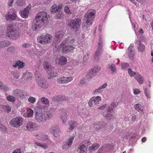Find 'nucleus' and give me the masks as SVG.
I'll list each match as a JSON object with an SVG mask.
<instances>
[{
	"instance_id": "nucleus-32",
	"label": "nucleus",
	"mask_w": 153,
	"mask_h": 153,
	"mask_svg": "<svg viewBox=\"0 0 153 153\" xmlns=\"http://www.w3.org/2000/svg\"><path fill=\"white\" fill-rule=\"evenodd\" d=\"M25 3L24 0H18L16 3L17 7H21L25 6Z\"/></svg>"
},
{
	"instance_id": "nucleus-31",
	"label": "nucleus",
	"mask_w": 153,
	"mask_h": 153,
	"mask_svg": "<svg viewBox=\"0 0 153 153\" xmlns=\"http://www.w3.org/2000/svg\"><path fill=\"white\" fill-rule=\"evenodd\" d=\"M59 10V9L57 7L56 5L54 4L51 7L50 11L52 13H54L58 12Z\"/></svg>"
},
{
	"instance_id": "nucleus-29",
	"label": "nucleus",
	"mask_w": 153,
	"mask_h": 153,
	"mask_svg": "<svg viewBox=\"0 0 153 153\" xmlns=\"http://www.w3.org/2000/svg\"><path fill=\"white\" fill-rule=\"evenodd\" d=\"M0 108L4 109V111L7 113L10 112L11 110V107L8 105H1Z\"/></svg>"
},
{
	"instance_id": "nucleus-62",
	"label": "nucleus",
	"mask_w": 153,
	"mask_h": 153,
	"mask_svg": "<svg viewBox=\"0 0 153 153\" xmlns=\"http://www.w3.org/2000/svg\"><path fill=\"white\" fill-rule=\"evenodd\" d=\"M21 150L19 149H15L12 153H21Z\"/></svg>"
},
{
	"instance_id": "nucleus-6",
	"label": "nucleus",
	"mask_w": 153,
	"mask_h": 153,
	"mask_svg": "<svg viewBox=\"0 0 153 153\" xmlns=\"http://www.w3.org/2000/svg\"><path fill=\"white\" fill-rule=\"evenodd\" d=\"M36 111L35 114L36 120L38 122H41L44 121V114L42 111V109L40 106H37L35 108Z\"/></svg>"
},
{
	"instance_id": "nucleus-54",
	"label": "nucleus",
	"mask_w": 153,
	"mask_h": 153,
	"mask_svg": "<svg viewBox=\"0 0 153 153\" xmlns=\"http://www.w3.org/2000/svg\"><path fill=\"white\" fill-rule=\"evenodd\" d=\"M64 10L65 12L68 14H71V12L68 6H66L65 7Z\"/></svg>"
},
{
	"instance_id": "nucleus-63",
	"label": "nucleus",
	"mask_w": 153,
	"mask_h": 153,
	"mask_svg": "<svg viewBox=\"0 0 153 153\" xmlns=\"http://www.w3.org/2000/svg\"><path fill=\"white\" fill-rule=\"evenodd\" d=\"M14 0H9L8 4L9 6L11 7L13 3Z\"/></svg>"
},
{
	"instance_id": "nucleus-28",
	"label": "nucleus",
	"mask_w": 153,
	"mask_h": 153,
	"mask_svg": "<svg viewBox=\"0 0 153 153\" xmlns=\"http://www.w3.org/2000/svg\"><path fill=\"white\" fill-rule=\"evenodd\" d=\"M67 59L65 56H61L59 60L58 63L60 65H64L67 63Z\"/></svg>"
},
{
	"instance_id": "nucleus-12",
	"label": "nucleus",
	"mask_w": 153,
	"mask_h": 153,
	"mask_svg": "<svg viewBox=\"0 0 153 153\" xmlns=\"http://www.w3.org/2000/svg\"><path fill=\"white\" fill-rule=\"evenodd\" d=\"M39 127L36 123L31 121L28 122L26 126V130L30 132L37 130Z\"/></svg>"
},
{
	"instance_id": "nucleus-19",
	"label": "nucleus",
	"mask_w": 153,
	"mask_h": 153,
	"mask_svg": "<svg viewBox=\"0 0 153 153\" xmlns=\"http://www.w3.org/2000/svg\"><path fill=\"white\" fill-rule=\"evenodd\" d=\"M63 32L62 31H60L56 33L55 37L54 40L58 42H59L62 37Z\"/></svg>"
},
{
	"instance_id": "nucleus-61",
	"label": "nucleus",
	"mask_w": 153,
	"mask_h": 153,
	"mask_svg": "<svg viewBox=\"0 0 153 153\" xmlns=\"http://www.w3.org/2000/svg\"><path fill=\"white\" fill-rule=\"evenodd\" d=\"M134 94H137L140 93V91L137 89H135L134 91Z\"/></svg>"
},
{
	"instance_id": "nucleus-49",
	"label": "nucleus",
	"mask_w": 153,
	"mask_h": 153,
	"mask_svg": "<svg viewBox=\"0 0 153 153\" xmlns=\"http://www.w3.org/2000/svg\"><path fill=\"white\" fill-rule=\"evenodd\" d=\"M28 101L31 103H34L36 102V99L35 98L30 96L28 99Z\"/></svg>"
},
{
	"instance_id": "nucleus-14",
	"label": "nucleus",
	"mask_w": 153,
	"mask_h": 153,
	"mask_svg": "<svg viewBox=\"0 0 153 153\" xmlns=\"http://www.w3.org/2000/svg\"><path fill=\"white\" fill-rule=\"evenodd\" d=\"M35 78L38 84L41 88H46L48 87V84L45 81L39 79V77H37L36 74H35Z\"/></svg>"
},
{
	"instance_id": "nucleus-2",
	"label": "nucleus",
	"mask_w": 153,
	"mask_h": 153,
	"mask_svg": "<svg viewBox=\"0 0 153 153\" xmlns=\"http://www.w3.org/2000/svg\"><path fill=\"white\" fill-rule=\"evenodd\" d=\"M95 12L94 10L90 9L85 14L84 17V22L82 24V28L87 29L92 23Z\"/></svg>"
},
{
	"instance_id": "nucleus-30",
	"label": "nucleus",
	"mask_w": 153,
	"mask_h": 153,
	"mask_svg": "<svg viewBox=\"0 0 153 153\" xmlns=\"http://www.w3.org/2000/svg\"><path fill=\"white\" fill-rule=\"evenodd\" d=\"M54 68L53 70H51V71H50V72H49L48 71H47L49 76H50L48 77L49 79H50L51 77H54L56 76L57 74L56 72H54Z\"/></svg>"
},
{
	"instance_id": "nucleus-43",
	"label": "nucleus",
	"mask_w": 153,
	"mask_h": 153,
	"mask_svg": "<svg viewBox=\"0 0 153 153\" xmlns=\"http://www.w3.org/2000/svg\"><path fill=\"white\" fill-rule=\"evenodd\" d=\"M57 82L59 83L65 84V77H61L57 79Z\"/></svg>"
},
{
	"instance_id": "nucleus-3",
	"label": "nucleus",
	"mask_w": 153,
	"mask_h": 153,
	"mask_svg": "<svg viewBox=\"0 0 153 153\" xmlns=\"http://www.w3.org/2000/svg\"><path fill=\"white\" fill-rule=\"evenodd\" d=\"M20 35L19 31L12 25H9L7 30V36L10 39L16 40Z\"/></svg>"
},
{
	"instance_id": "nucleus-20",
	"label": "nucleus",
	"mask_w": 153,
	"mask_h": 153,
	"mask_svg": "<svg viewBox=\"0 0 153 153\" xmlns=\"http://www.w3.org/2000/svg\"><path fill=\"white\" fill-rule=\"evenodd\" d=\"M11 42L7 40L2 41L0 42V48H2L10 45Z\"/></svg>"
},
{
	"instance_id": "nucleus-10",
	"label": "nucleus",
	"mask_w": 153,
	"mask_h": 153,
	"mask_svg": "<svg viewBox=\"0 0 153 153\" xmlns=\"http://www.w3.org/2000/svg\"><path fill=\"white\" fill-rule=\"evenodd\" d=\"M99 70V69L97 66H94L87 73L86 75V77L89 79H92L97 75Z\"/></svg>"
},
{
	"instance_id": "nucleus-11",
	"label": "nucleus",
	"mask_w": 153,
	"mask_h": 153,
	"mask_svg": "<svg viewBox=\"0 0 153 153\" xmlns=\"http://www.w3.org/2000/svg\"><path fill=\"white\" fill-rule=\"evenodd\" d=\"M12 94L14 96L22 99L25 98L26 95V93L24 91L18 89L14 90Z\"/></svg>"
},
{
	"instance_id": "nucleus-25",
	"label": "nucleus",
	"mask_w": 153,
	"mask_h": 153,
	"mask_svg": "<svg viewBox=\"0 0 153 153\" xmlns=\"http://www.w3.org/2000/svg\"><path fill=\"white\" fill-rule=\"evenodd\" d=\"M68 112L66 111L63 112L61 113L60 118L63 123L65 122L67 120L68 114Z\"/></svg>"
},
{
	"instance_id": "nucleus-17",
	"label": "nucleus",
	"mask_w": 153,
	"mask_h": 153,
	"mask_svg": "<svg viewBox=\"0 0 153 153\" xmlns=\"http://www.w3.org/2000/svg\"><path fill=\"white\" fill-rule=\"evenodd\" d=\"M29 11L30 8L27 7L24 9L23 11H20L19 12V14L22 18L26 19L28 16Z\"/></svg>"
},
{
	"instance_id": "nucleus-22",
	"label": "nucleus",
	"mask_w": 153,
	"mask_h": 153,
	"mask_svg": "<svg viewBox=\"0 0 153 153\" xmlns=\"http://www.w3.org/2000/svg\"><path fill=\"white\" fill-rule=\"evenodd\" d=\"M135 78L140 84H142L144 82L143 77L139 74H137L136 75L134 76Z\"/></svg>"
},
{
	"instance_id": "nucleus-41",
	"label": "nucleus",
	"mask_w": 153,
	"mask_h": 153,
	"mask_svg": "<svg viewBox=\"0 0 153 153\" xmlns=\"http://www.w3.org/2000/svg\"><path fill=\"white\" fill-rule=\"evenodd\" d=\"M7 100L9 101L13 102L16 101L15 98L12 95L8 96L6 97Z\"/></svg>"
},
{
	"instance_id": "nucleus-51",
	"label": "nucleus",
	"mask_w": 153,
	"mask_h": 153,
	"mask_svg": "<svg viewBox=\"0 0 153 153\" xmlns=\"http://www.w3.org/2000/svg\"><path fill=\"white\" fill-rule=\"evenodd\" d=\"M102 90H101L99 88L98 89H95L93 92V94L94 95H95L98 93H100L101 92H102Z\"/></svg>"
},
{
	"instance_id": "nucleus-48",
	"label": "nucleus",
	"mask_w": 153,
	"mask_h": 153,
	"mask_svg": "<svg viewBox=\"0 0 153 153\" xmlns=\"http://www.w3.org/2000/svg\"><path fill=\"white\" fill-rule=\"evenodd\" d=\"M35 143L37 145L39 146L44 149H46L48 147L47 145L45 143L42 144L39 143Z\"/></svg>"
},
{
	"instance_id": "nucleus-26",
	"label": "nucleus",
	"mask_w": 153,
	"mask_h": 153,
	"mask_svg": "<svg viewBox=\"0 0 153 153\" xmlns=\"http://www.w3.org/2000/svg\"><path fill=\"white\" fill-rule=\"evenodd\" d=\"M74 139V137H72L71 138H70L65 143L63 146L64 148H67L71 146L72 143Z\"/></svg>"
},
{
	"instance_id": "nucleus-8",
	"label": "nucleus",
	"mask_w": 153,
	"mask_h": 153,
	"mask_svg": "<svg viewBox=\"0 0 153 153\" xmlns=\"http://www.w3.org/2000/svg\"><path fill=\"white\" fill-rule=\"evenodd\" d=\"M81 24V19L78 18H75L74 19L71 20L69 23V25L73 30L78 29L80 27Z\"/></svg>"
},
{
	"instance_id": "nucleus-57",
	"label": "nucleus",
	"mask_w": 153,
	"mask_h": 153,
	"mask_svg": "<svg viewBox=\"0 0 153 153\" xmlns=\"http://www.w3.org/2000/svg\"><path fill=\"white\" fill-rule=\"evenodd\" d=\"M91 100L93 101L95 105H97L99 103V102L95 99V97H93L91 98Z\"/></svg>"
},
{
	"instance_id": "nucleus-50",
	"label": "nucleus",
	"mask_w": 153,
	"mask_h": 153,
	"mask_svg": "<svg viewBox=\"0 0 153 153\" xmlns=\"http://www.w3.org/2000/svg\"><path fill=\"white\" fill-rule=\"evenodd\" d=\"M144 93L147 98H150V96L149 89L147 88L145 89L144 90Z\"/></svg>"
},
{
	"instance_id": "nucleus-33",
	"label": "nucleus",
	"mask_w": 153,
	"mask_h": 153,
	"mask_svg": "<svg viewBox=\"0 0 153 153\" xmlns=\"http://www.w3.org/2000/svg\"><path fill=\"white\" fill-rule=\"evenodd\" d=\"M134 52L133 51V48H131L130 46L128 49V56L130 58H132L134 56Z\"/></svg>"
},
{
	"instance_id": "nucleus-16",
	"label": "nucleus",
	"mask_w": 153,
	"mask_h": 153,
	"mask_svg": "<svg viewBox=\"0 0 153 153\" xmlns=\"http://www.w3.org/2000/svg\"><path fill=\"white\" fill-rule=\"evenodd\" d=\"M67 100L68 98L65 96L61 95L55 96L52 98V100L54 101L59 102L65 101Z\"/></svg>"
},
{
	"instance_id": "nucleus-42",
	"label": "nucleus",
	"mask_w": 153,
	"mask_h": 153,
	"mask_svg": "<svg viewBox=\"0 0 153 153\" xmlns=\"http://www.w3.org/2000/svg\"><path fill=\"white\" fill-rule=\"evenodd\" d=\"M25 78H26L27 79H29L32 76V74L28 72H26L24 74L23 76Z\"/></svg>"
},
{
	"instance_id": "nucleus-9",
	"label": "nucleus",
	"mask_w": 153,
	"mask_h": 153,
	"mask_svg": "<svg viewBox=\"0 0 153 153\" xmlns=\"http://www.w3.org/2000/svg\"><path fill=\"white\" fill-rule=\"evenodd\" d=\"M90 143L87 140H84L80 143L78 148L79 153H87V146Z\"/></svg>"
},
{
	"instance_id": "nucleus-36",
	"label": "nucleus",
	"mask_w": 153,
	"mask_h": 153,
	"mask_svg": "<svg viewBox=\"0 0 153 153\" xmlns=\"http://www.w3.org/2000/svg\"><path fill=\"white\" fill-rule=\"evenodd\" d=\"M100 146V145L99 144L95 143L92 145L91 147H89V150L90 151L96 150Z\"/></svg>"
},
{
	"instance_id": "nucleus-53",
	"label": "nucleus",
	"mask_w": 153,
	"mask_h": 153,
	"mask_svg": "<svg viewBox=\"0 0 153 153\" xmlns=\"http://www.w3.org/2000/svg\"><path fill=\"white\" fill-rule=\"evenodd\" d=\"M13 74L14 76V78L17 79L18 78L19 76V73L16 71H13Z\"/></svg>"
},
{
	"instance_id": "nucleus-1",
	"label": "nucleus",
	"mask_w": 153,
	"mask_h": 153,
	"mask_svg": "<svg viewBox=\"0 0 153 153\" xmlns=\"http://www.w3.org/2000/svg\"><path fill=\"white\" fill-rule=\"evenodd\" d=\"M49 15L44 11L39 13L36 16L35 19L33 21L31 29L33 31H35L41 28L48 23Z\"/></svg>"
},
{
	"instance_id": "nucleus-13",
	"label": "nucleus",
	"mask_w": 153,
	"mask_h": 153,
	"mask_svg": "<svg viewBox=\"0 0 153 153\" xmlns=\"http://www.w3.org/2000/svg\"><path fill=\"white\" fill-rule=\"evenodd\" d=\"M5 17L7 20H12L18 21L19 19L17 16L16 12L14 10H13L12 14H10L9 12H8L7 14L5 15Z\"/></svg>"
},
{
	"instance_id": "nucleus-60",
	"label": "nucleus",
	"mask_w": 153,
	"mask_h": 153,
	"mask_svg": "<svg viewBox=\"0 0 153 153\" xmlns=\"http://www.w3.org/2000/svg\"><path fill=\"white\" fill-rule=\"evenodd\" d=\"M107 86V84L106 83H104V84L102 85H101L100 87H99V88L101 90H102V89H104Z\"/></svg>"
},
{
	"instance_id": "nucleus-27",
	"label": "nucleus",
	"mask_w": 153,
	"mask_h": 153,
	"mask_svg": "<svg viewBox=\"0 0 153 153\" xmlns=\"http://www.w3.org/2000/svg\"><path fill=\"white\" fill-rule=\"evenodd\" d=\"M25 64L23 62L20 61H18L15 64L13 65V66L14 68H16L18 66L19 69L23 68L25 66Z\"/></svg>"
},
{
	"instance_id": "nucleus-21",
	"label": "nucleus",
	"mask_w": 153,
	"mask_h": 153,
	"mask_svg": "<svg viewBox=\"0 0 153 153\" xmlns=\"http://www.w3.org/2000/svg\"><path fill=\"white\" fill-rule=\"evenodd\" d=\"M94 127L95 128L100 129L104 127L105 126H106V124L103 123L102 122H97L94 124Z\"/></svg>"
},
{
	"instance_id": "nucleus-55",
	"label": "nucleus",
	"mask_w": 153,
	"mask_h": 153,
	"mask_svg": "<svg viewBox=\"0 0 153 153\" xmlns=\"http://www.w3.org/2000/svg\"><path fill=\"white\" fill-rule=\"evenodd\" d=\"M109 68L112 71V72H114L116 70V68L114 64H111Z\"/></svg>"
},
{
	"instance_id": "nucleus-64",
	"label": "nucleus",
	"mask_w": 153,
	"mask_h": 153,
	"mask_svg": "<svg viewBox=\"0 0 153 153\" xmlns=\"http://www.w3.org/2000/svg\"><path fill=\"white\" fill-rule=\"evenodd\" d=\"M68 46L70 52H72L73 50L75 48L73 46L70 45H68Z\"/></svg>"
},
{
	"instance_id": "nucleus-24",
	"label": "nucleus",
	"mask_w": 153,
	"mask_h": 153,
	"mask_svg": "<svg viewBox=\"0 0 153 153\" xmlns=\"http://www.w3.org/2000/svg\"><path fill=\"white\" fill-rule=\"evenodd\" d=\"M44 121L49 120L52 118L53 116L49 111H45L44 113Z\"/></svg>"
},
{
	"instance_id": "nucleus-45",
	"label": "nucleus",
	"mask_w": 153,
	"mask_h": 153,
	"mask_svg": "<svg viewBox=\"0 0 153 153\" xmlns=\"http://www.w3.org/2000/svg\"><path fill=\"white\" fill-rule=\"evenodd\" d=\"M113 117V114L111 113L108 112L105 116L106 118L108 120H111Z\"/></svg>"
},
{
	"instance_id": "nucleus-44",
	"label": "nucleus",
	"mask_w": 153,
	"mask_h": 153,
	"mask_svg": "<svg viewBox=\"0 0 153 153\" xmlns=\"http://www.w3.org/2000/svg\"><path fill=\"white\" fill-rule=\"evenodd\" d=\"M68 45H65L62 48V51L64 53H67L70 52Z\"/></svg>"
},
{
	"instance_id": "nucleus-7",
	"label": "nucleus",
	"mask_w": 153,
	"mask_h": 153,
	"mask_svg": "<svg viewBox=\"0 0 153 153\" xmlns=\"http://www.w3.org/2000/svg\"><path fill=\"white\" fill-rule=\"evenodd\" d=\"M103 42L101 40H100L98 44L97 48L94 55V59L96 60L99 59L102 51Z\"/></svg>"
},
{
	"instance_id": "nucleus-15",
	"label": "nucleus",
	"mask_w": 153,
	"mask_h": 153,
	"mask_svg": "<svg viewBox=\"0 0 153 153\" xmlns=\"http://www.w3.org/2000/svg\"><path fill=\"white\" fill-rule=\"evenodd\" d=\"M52 132L53 135L56 137H59L61 133V131L58 126H56L53 127L52 128Z\"/></svg>"
},
{
	"instance_id": "nucleus-52",
	"label": "nucleus",
	"mask_w": 153,
	"mask_h": 153,
	"mask_svg": "<svg viewBox=\"0 0 153 153\" xmlns=\"http://www.w3.org/2000/svg\"><path fill=\"white\" fill-rule=\"evenodd\" d=\"M73 79V78L72 77H65V83H67L71 82Z\"/></svg>"
},
{
	"instance_id": "nucleus-39",
	"label": "nucleus",
	"mask_w": 153,
	"mask_h": 153,
	"mask_svg": "<svg viewBox=\"0 0 153 153\" xmlns=\"http://www.w3.org/2000/svg\"><path fill=\"white\" fill-rule=\"evenodd\" d=\"M145 46L144 45L140 43L137 47L138 50L140 52H143L145 51Z\"/></svg>"
},
{
	"instance_id": "nucleus-56",
	"label": "nucleus",
	"mask_w": 153,
	"mask_h": 153,
	"mask_svg": "<svg viewBox=\"0 0 153 153\" xmlns=\"http://www.w3.org/2000/svg\"><path fill=\"white\" fill-rule=\"evenodd\" d=\"M129 65L128 63H122L121 65V67L122 69L125 68L126 67H128Z\"/></svg>"
},
{
	"instance_id": "nucleus-40",
	"label": "nucleus",
	"mask_w": 153,
	"mask_h": 153,
	"mask_svg": "<svg viewBox=\"0 0 153 153\" xmlns=\"http://www.w3.org/2000/svg\"><path fill=\"white\" fill-rule=\"evenodd\" d=\"M7 51L11 54H13L16 51L15 48L13 46H10L8 48Z\"/></svg>"
},
{
	"instance_id": "nucleus-46",
	"label": "nucleus",
	"mask_w": 153,
	"mask_h": 153,
	"mask_svg": "<svg viewBox=\"0 0 153 153\" xmlns=\"http://www.w3.org/2000/svg\"><path fill=\"white\" fill-rule=\"evenodd\" d=\"M41 102L44 104H47L49 102V100L45 97H42L41 99Z\"/></svg>"
},
{
	"instance_id": "nucleus-5",
	"label": "nucleus",
	"mask_w": 153,
	"mask_h": 153,
	"mask_svg": "<svg viewBox=\"0 0 153 153\" xmlns=\"http://www.w3.org/2000/svg\"><path fill=\"white\" fill-rule=\"evenodd\" d=\"M23 122V120L22 117H17L11 119L10 122V124L13 127L17 128L22 125Z\"/></svg>"
},
{
	"instance_id": "nucleus-4",
	"label": "nucleus",
	"mask_w": 153,
	"mask_h": 153,
	"mask_svg": "<svg viewBox=\"0 0 153 153\" xmlns=\"http://www.w3.org/2000/svg\"><path fill=\"white\" fill-rule=\"evenodd\" d=\"M52 36L48 34L45 35L40 36H38L37 40L38 42L44 45L50 43L51 42Z\"/></svg>"
},
{
	"instance_id": "nucleus-59",
	"label": "nucleus",
	"mask_w": 153,
	"mask_h": 153,
	"mask_svg": "<svg viewBox=\"0 0 153 153\" xmlns=\"http://www.w3.org/2000/svg\"><path fill=\"white\" fill-rule=\"evenodd\" d=\"M107 106V105L106 104H105L103 105H102L100 106V107H99L98 108V109H100L101 110H104L105 108Z\"/></svg>"
},
{
	"instance_id": "nucleus-38",
	"label": "nucleus",
	"mask_w": 153,
	"mask_h": 153,
	"mask_svg": "<svg viewBox=\"0 0 153 153\" xmlns=\"http://www.w3.org/2000/svg\"><path fill=\"white\" fill-rule=\"evenodd\" d=\"M68 124L70 126L69 128L71 130H73L75 127L76 122L72 120L69 121Z\"/></svg>"
},
{
	"instance_id": "nucleus-34",
	"label": "nucleus",
	"mask_w": 153,
	"mask_h": 153,
	"mask_svg": "<svg viewBox=\"0 0 153 153\" xmlns=\"http://www.w3.org/2000/svg\"><path fill=\"white\" fill-rule=\"evenodd\" d=\"M0 89L5 91H8L9 90V88L5 85H4L0 81Z\"/></svg>"
},
{
	"instance_id": "nucleus-23",
	"label": "nucleus",
	"mask_w": 153,
	"mask_h": 153,
	"mask_svg": "<svg viewBox=\"0 0 153 153\" xmlns=\"http://www.w3.org/2000/svg\"><path fill=\"white\" fill-rule=\"evenodd\" d=\"M44 68L47 71H51V70H53L54 67H52L48 62L47 61H45L43 65Z\"/></svg>"
},
{
	"instance_id": "nucleus-58",
	"label": "nucleus",
	"mask_w": 153,
	"mask_h": 153,
	"mask_svg": "<svg viewBox=\"0 0 153 153\" xmlns=\"http://www.w3.org/2000/svg\"><path fill=\"white\" fill-rule=\"evenodd\" d=\"M1 122L0 121V130L1 131H3L4 129H6V127L5 126L2 124Z\"/></svg>"
},
{
	"instance_id": "nucleus-35",
	"label": "nucleus",
	"mask_w": 153,
	"mask_h": 153,
	"mask_svg": "<svg viewBox=\"0 0 153 153\" xmlns=\"http://www.w3.org/2000/svg\"><path fill=\"white\" fill-rule=\"evenodd\" d=\"M134 107L135 109L138 111H142L144 108L143 106L139 104H135Z\"/></svg>"
},
{
	"instance_id": "nucleus-47",
	"label": "nucleus",
	"mask_w": 153,
	"mask_h": 153,
	"mask_svg": "<svg viewBox=\"0 0 153 153\" xmlns=\"http://www.w3.org/2000/svg\"><path fill=\"white\" fill-rule=\"evenodd\" d=\"M128 74L130 75V76L131 77L133 76H134V75L136 74V73L135 72L133 71L130 68L128 69Z\"/></svg>"
},
{
	"instance_id": "nucleus-18",
	"label": "nucleus",
	"mask_w": 153,
	"mask_h": 153,
	"mask_svg": "<svg viewBox=\"0 0 153 153\" xmlns=\"http://www.w3.org/2000/svg\"><path fill=\"white\" fill-rule=\"evenodd\" d=\"M35 136L36 137L37 139L40 140H46L48 138V136L44 133H39V134H36L35 135Z\"/></svg>"
},
{
	"instance_id": "nucleus-37",
	"label": "nucleus",
	"mask_w": 153,
	"mask_h": 153,
	"mask_svg": "<svg viewBox=\"0 0 153 153\" xmlns=\"http://www.w3.org/2000/svg\"><path fill=\"white\" fill-rule=\"evenodd\" d=\"M26 114V116L27 117H31L33 115V111L31 109L28 108L27 109Z\"/></svg>"
}]
</instances>
